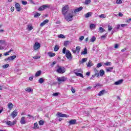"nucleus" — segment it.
I'll return each instance as SVG.
<instances>
[{
  "mask_svg": "<svg viewBox=\"0 0 131 131\" xmlns=\"http://www.w3.org/2000/svg\"><path fill=\"white\" fill-rule=\"evenodd\" d=\"M112 27H111V26H108V31H111V30H112Z\"/></svg>",
  "mask_w": 131,
  "mask_h": 131,
  "instance_id": "55",
  "label": "nucleus"
},
{
  "mask_svg": "<svg viewBox=\"0 0 131 131\" xmlns=\"http://www.w3.org/2000/svg\"><path fill=\"white\" fill-rule=\"evenodd\" d=\"M16 55H13V56H11L10 57H9L7 58H6L5 60L6 61H12V60H15V59H16Z\"/></svg>",
  "mask_w": 131,
  "mask_h": 131,
  "instance_id": "14",
  "label": "nucleus"
},
{
  "mask_svg": "<svg viewBox=\"0 0 131 131\" xmlns=\"http://www.w3.org/2000/svg\"><path fill=\"white\" fill-rule=\"evenodd\" d=\"M69 45V41H66L64 43V46L65 47H67Z\"/></svg>",
  "mask_w": 131,
  "mask_h": 131,
  "instance_id": "48",
  "label": "nucleus"
},
{
  "mask_svg": "<svg viewBox=\"0 0 131 131\" xmlns=\"http://www.w3.org/2000/svg\"><path fill=\"white\" fill-rule=\"evenodd\" d=\"M44 124H45V121L42 120H40L39 121V125H43Z\"/></svg>",
  "mask_w": 131,
  "mask_h": 131,
  "instance_id": "42",
  "label": "nucleus"
},
{
  "mask_svg": "<svg viewBox=\"0 0 131 131\" xmlns=\"http://www.w3.org/2000/svg\"><path fill=\"white\" fill-rule=\"evenodd\" d=\"M57 116H58V117H66V118L69 117V116L68 115L63 114L61 113H57Z\"/></svg>",
  "mask_w": 131,
  "mask_h": 131,
  "instance_id": "12",
  "label": "nucleus"
},
{
  "mask_svg": "<svg viewBox=\"0 0 131 131\" xmlns=\"http://www.w3.org/2000/svg\"><path fill=\"white\" fill-rule=\"evenodd\" d=\"M20 122L21 124H25V123H26V120H25V117H22L21 118Z\"/></svg>",
  "mask_w": 131,
  "mask_h": 131,
  "instance_id": "16",
  "label": "nucleus"
},
{
  "mask_svg": "<svg viewBox=\"0 0 131 131\" xmlns=\"http://www.w3.org/2000/svg\"><path fill=\"white\" fill-rule=\"evenodd\" d=\"M71 92L73 94H75V89H74V88H73V87L71 88Z\"/></svg>",
  "mask_w": 131,
  "mask_h": 131,
  "instance_id": "52",
  "label": "nucleus"
},
{
  "mask_svg": "<svg viewBox=\"0 0 131 131\" xmlns=\"http://www.w3.org/2000/svg\"><path fill=\"white\" fill-rule=\"evenodd\" d=\"M72 18H73L72 12H70L67 15L65 16V19L67 21H71Z\"/></svg>",
  "mask_w": 131,
  "mask_h": 131,
  "instance_id": "3",
  "label": "nucleus"
},
{
  "mask_svg": "<svg viewBox=\"0 0 131 131\" xmlns=\"http://www.w3.org/2000/svg\"><path fill=\"white\" fill-rule=\"evenodd\" d=\"M57 63V62L56 61H54L52 62V63L51 64V67H54V66L55 65V64H56Z\"/></svg>",
  "mask_w": 131,
  "mask_h": 131,
  "instance_id": "57",
  "label": "nucleus"
},
{
  "mask_svg": "<svg viewBox=\"0 0 131 131\" xmlns=\"http://www.w3.org/2000/svg\"><path fill=\"white\" fill-rule=\"evenodd\" d=\"M45 82V80L43 79V78H40L39 80H38V82L39 83H43Z\"/></svg>",
  "mask_w": 131,
  "mask_h": 131,
  "instance_id": "37",
  "label": "nucleus"
},
{
  "mask_svg": "<svg viewBox=\"0 0 131 131\" xmlns=\"http://www.w3.org/2000/svg\"><path fill=\"white\" fill-rule=\"evenodd\" d=\"M82 9H83V7H82V6L80 7L79 8H76L74 10V13H75V14H76V13H78V12H81V11L82 10Z\"/></svg>",
  "mask_w": 131,
  "mask_h": 131,
  "instance_id": "15",
  "label": "nucleus"
},
{
  "mask_svg": "<svg viewBox=\"0 0 131 131\" xmlns=\"http://www.w3.org/2000/svg\"><path fill=\"white\" fill-rule=\"evenodd\" d=\"M9 66V64H6L5 65L3 66V68H4V69H6V68H8Z\"/></svg>",
  "mask_w": 131,
  "mask_h": 131,
  "instance_id": "47",
  "label": "nucleus"
},
{
  "mask_svg": "<svg viewBox=\"0 0 131 131\" xmlns=\"http://www.w3.org/2000/svg\"><path fill=\"white\" fill-rule=\"evenodd\" d=\"M118 15L119 17H122L123 16V14L121 12H119Z\"/></svg>",
  "mask_w": 131,
  "mask_h": 131,
  "instance_id": "64",
  "label": "nucleus"
},
{
  "mask_svg": "<svg viewBox=\"0 0 131 131\" xmlns=\"http://www.w3.org/2000/svg\"><path fill=\"white\" fill-rule=\"evenodd\" d=\"M106 93L107 92L105 90H102L98 93V96H103V95L106 94Z\"/></svg>",
  "mask_w": 131,
  "mask_h": 131,
  "instance_id": "19",
  "label": "nucleus"
},
{
  "mask_svg": "<svg viewBox=\"0 0 131 131\" xmlns=\"http://www.w3.org/2000/svg\"><path fill=\"white\" fill-rule=\"evenodd\" d=\"M59 45H56L55 47H54V51L55 52H58V51L59 50Z\"/></svg>",
  "mask_w": 131,
  "mask_h": 131,
  "instance_id": "33",
  "label": "nucleus"
},
{
  "mask_svg": "<svg viewBox=\"0 0 131 131\" xmlns=\"http://www.w3.org/2000/svg\"><path fill=\"white\" fill-rule=\"evenodd\" d=\"M69 124H70V125H72L73 124H75L76 123V120L75 119H72L69 122Z\"/></svg>",
  "mask_w": 131,
  "mask_h": 131,
  "instance_id": "20",
  "label": "nucleus"
},
{
  "mask_svg": "<svg viewBox=\"0 0 131 131\" xmlns=\"http://www.w3.org/2000/svg\"><path fill=\"white\" fill-rule=\"evenodd\" d=\"M81 55H86L88 54V49H84V51L81 53Z\"/></svg>",
  "mask_w": 131,
  "mask_h": 131,
  "instance_id": "25",
  "label": "nucleus"
},
{
  "mask_svg": "<svg viewBox=\"0 0 131 131\" xmlns=\"http://www.w3.org/2000/svg\"><path fill=\"white\" fill-rule=\"evenodd\" d=\"M69 10V7L68 6L66 5V6L63 7L62 9V14L66 16L67 13H68V11Z\"/></svg>",
  "mask_w": 131,
  "mask_h": 131,
  "instance_id": "2",
  "label": "nucleus"
},
{
  "mask_svg": "<svg viewBox=\"0 0 131 131\" xmlns=\"http://www.w3.org/2000/svg\"><path fill=\"white\" fill-rule=\"evenodd\" d=\"M103 66V64H102V63L99 62L97 64V68H100V67H101V66Z\"/></svg>",
  "mask_w": 131,
  "mask_h": 131,
  "instance_id": "45",
  "label": "nucleus"
},
{
  "mask_svg": "<svg viewBox=\"0 0 131 131\" xmlns=\"http://www.w3.org/2000/svg\"><path fill=\"white\" fill-rule=\"evenodd\" d=\"M27 29L29 30V31H30V30H32V29H33V27L31 25H28L27 26Z\"/></svg>",
  "mask_w": 131,
  "mask_h": 131,
  "instance_id": "31",
  "label": "nucleus"
},
{
  "mask_svg": "<svg viewBox=\"0 0 131 131\" xmlns=\"http://www.w3.org/2000/svg\"><path fill=\"white\" fill-rule=\"evenodd\" d=\"M66 56L67 59L70 61H71V60H72V54H71V52H70L69 50H67Z\"/></svg>",
  "mask_w": 131,
  "mask_h": 131,
  "instance_id": "4",
  "label": "nucleus"
},
{
  "mask_svg": "<svg viewBox=\"0 0 131 131\" xmlns=\"http://www.w3.org/2000/svg\"><path fill=\"white\" fill-rule=\"evenodd\" d=\"M90 28L91 29H93L94 28H96V25L94 24H91L90 25Z\"/></svg>",
  "mask_w": 131,
  "mask_h": 131,
  "instance_id": "36",
  "label": "nucleus"
},
{
  "mask_svg": "<svg viewBox=\"0 0 131 131\" xmlns=\"http://www.w3.org/2000/svg\"><path fill=\"white\" fill-rule=\"evenodd\" d=\"M116 3L117 4H122V0H117L116 1Z\"/></svg>",
  "mask_w": 131,
  "mask_h": 131,
  "instance_id": "53",
  "label": "nucleus"
},
{
  "mask_svg": "<svg viewBox=\"0 0 131 131\" xmlns=\"http://www.w3.org/2000/svg\"><path fill=\"white\" fill-rule=\"evenodd\" d=\"M41 74V71H38L36 73L35 76L37 77L38 76H39Z\"/></svg>",
  "mask_w": 131,
  "mask_h": 131,
  "instance_id": "35",
  "label": "nucleus"
},
{
  "mask_svg": "<svg viewBox=\"0 0 131 131\" xmlns=\"http://www.w3.org/2000/svg\"><path fill=\"white\" fill-rule=\"evenodd\" d=\"M66 71V69L65 68L61 66H58L57 69L56 70V72L59 74H63V73H65Z\"/></svg>",
  "mask_w": 131,
  "mask_h": 131,
  "instance_id": "1",
  "label": "nucleus"
},
{
  "mask_svg": "<svg viewBox=\"0 0 131 131\" xmlns=\"http://www.w3.org/2000/svg\"><path fill=\"white\" fill-rule=\"evenodd\" d=\"M8 108L9 109V110H12V109H13V103L9 102L8 103Z\"/></svg>",
  "mask_w": 131,
  "mask_h": 131,
  "instance_id": "26",
  "label": "nucleus"
},
{
  "mask_svg": "<svg viewBox=\"0 0 131 131\" xmlns=\"http://www.w3.org/2000/svg\"><path fill=\"white\" fill-rule=\"evenodd\" d=\"M47 8H50V5H43L42 6L38 8V11H43V10H46Z\"/></svg>",
  "mask_w": 131,
  "mask_h": 131,
  "instance_id": "9",
  "label": "nucleus"
},
{
  "mask_svg": "<svg viewBox=\"0 0 131 131\" xmlns=\"http://www.w3.org/2000/svg\"><path fill=\"white\" fill-rule=\"evenodd\" d=\"M83 39H84V36H82L79 38L80 40H83Z\"/></svg>",
  "mask_w": 131,
  "mask_h": 131,
  "instance_id": "59",
  "label": "nucleus"
},
{
  "mask_svg": "<svg viewBox=\"0 0 131 131\" xmlns=\"http://www.w3.org/2000/svg\"><path fill=\"white\" fill-rule=\"evenodd\" d=\"M99 86H102V85L100 83H98L96 85L94 86L95 89H97Z\"/></svg>",
  "mask_w": 131,
  "mask_h": 131,
  "instance_id": "49",
  "label": "nucleus"
},
{
  "mask_svg": "<svg viewBox=\"0 0 131 131\" xmlns=\"http://www.w3.org/2000/svg\"><path fill=\"white\" fill-rule=\"evenodd\" d=\"M127 26V24H121V27H125Z\"/></svg>",
  "mask_w": 131,
  "mask_h": 131,
  "instance_id": "62",
  "label": "nucleus"
},
{
  "mask_svg": "<svg viewBox=\"0 0 131 131\" xmlns=\"http://www.w3.org/2000/svg\"><path fill=\"white\" fill-rule=\"evenodd\" d=\"M96 37L95 36H93L91 39L90 40V41L91 42H94V41H96Z\"/></svg>",
  "mask_w": 131,
  "mask_h": 131,
  "instance_id": "32",
  "label": "nucleus"
},
{
  "mask_svg": "<svg viewBox=\"0 0 131 131\" xmlns=\"http://www.w3.org/2000/svg\"><path fill=\"white\" fill-rule=\"evenodd\" d=\"M48 55L49 57H50L51 58L53 57H55L56 56V54L52 53V52H49L48 53Z\"/></svg>",
  "mask_w": 131,
  "mask_h": 131,
  "instance_id": "21",
  "label": "nucleus"
},
{
  "mask_svg": "<svg viewBox=\"0 0 131 131\" xmlns=\"http://www.w3.org/2000/svg\"><path fill=\"white\" fill-rule=\"evenodd\" d=\"M58 95H59V93H55L53 94V96H54V97H57Z\"/></svg>",
  "mask_w": 131,
  "mask_h": 131,
  "instance_id": "56",
  "label": "nucleus"
},
{
  "mask_svg": "<svg viewBox=\"0 0 131 131\" xmlns=\"http://www.w3.org/2000/svg\"><path fill=\"white\" fill-rule=\"evenodd\" d=\"M11 52H13V49H11L10 51L6 52L5 53H4V56H8L9 55L10 53H11Z\"/></svg>",
  "mask_w": 131,
  "mask_h": 131,
  "instance_id": "34",
  "label": "nucleus"
},
{
  "mask_svg": "<svg viewBox=\"0 0 131 131\" xmlns=\"http://www.w3.org/2000/svg\"><path fill=\"white\" fill-rule=\"evenodd\" d=\"M105 66H110L111 65V62H107L104 63Z\"/></svg>",
  "mask_w": 131,
  "mask_h": 131,
  "instance_id": "44",
  "label": "nucleus"
},
{
  "mask_svg": "<svg viewBox=\"0 0 131 131\" xmlns=\"http://www.w3.org/2000/svg\"><path fill=\"white\" fill-rule=\"evenodd\" d=\"M106 72H112L113 70V67H109L106 69Z\"/></svg>",
  "mask_w": 131,
  "mask_h": 131,
  "instance_id": "29",
  "label": "nucleus"
},
{
  "mask_svg": "<svg viewBox=\"0 0 131 131\" xmlns=\"http://www.w3.org/2000/svg\"><path fill=\"white\" fill-rule=\"evenodd\" d=\"M39 16H40V13L36 12L34 14V18H37V17H39Z\"/></svg>",
  "mask_w": 131,
  "mask_h": 131,
  "instance_id": "38",
  "label": "nucleus"
},
{
  "mask_svg": "<svg viewBox=\"0 0 131 131\" xmlns=\"http://www.w3.org/2000/svg\"><path fill=\"white\" fill-rule=\"evenodd\" d=\"M33 48L34 51H36L38 50V49H40V43L37 41L35 42Z\"/></svg>",
  "mask_w": 131,
  "mask_h": 131,
  "instance_id": "6",
  "label": "nucleus"
},
{
  "mask_svg": "<svg viewBox=\"0 0 131 131\" xmlns=\"http://www.w3.org/2000/svg\"><path fill=\"white\" fill-rule=\"evenodd\" d=\"M66 52H67V50H66V48H63L62 49V53L63 54H66Z\"/></svg>",
  "mask_w": 131,
  "mask_h": 131,
  "instance_id": "51",
  "label": "nucleus"
},
{
  "mask_svg": "<svg viewBox=\"0 0 131 131\" xmlns=\"http://www.w3.org/2000/svg\"><path fill=\"white\" fill-rule=\"evenodd\" d=\"M92 16V12H88L86 14H85V18H89V17H91Z\"/></svg>",
  "mask_w": 131,
  "mask_h": 131,
  "instance_id": "30",
  "label": "nucleus"
},
{
  "mask_svg": "<svg viewBox=\"0 0 131 131\" xmlns=\"http://www.w3.org/2000/svg\"><path fill=\"white\" fill-rule=\"evenodd\" d=\"M58 37H59V38H65V36L63 34H60L58 35Z\"/></svg>",
  "mask_w": 131,
  "mask_h": 131,
  "instance_id": "43",
  "label": "nucleus"
},
{
  "mask_svg": "<svg viewBox=\"0 0 131 131\" xmlns=\"http://www.w3.org/2000/svg\"><path fill=\"white\" fill-rule=\"evenodd\" d=\"M46 25V24L43 21L42 23H41L40 25V26L41 27H42L43 26H45Z\"/></svg>",
  "mask_w": 131,
  "mask_h": 131,
  "instance_id": "58",
  "label": "nucleus"
},
{
  "mask_svg": "<svg viewBox=\"0 0 131 131\" xmlns=\"http://www.w3.org/2000/svg\"><path fill=\"white\" fill-rule=\"evenodd\" d=\"M92 66H94V63H93V62L91 60H89L87 67H92Z\"/></svg>",
  "mask_w": 131,
  "mask_h": 131,
  "instance_id": "24",
  "label": "nucleus"
},
{
  "mask_svg": "<svg viewBox=\"0 0 131 131\" xmlns=\"http://www.w3.org/2000/svg\"><path fill=\"white\" fill-rule=\"evenodd\" d=\"M34 129H35L36 128H39V126H38V124L37 123H34V127H33Z\"/></svg>",
  "mask_w": 131,
  "mask_h": 131,
  "instance_id": "27",
  "label": "nucleus"
},
{
  "mask_svg": "<svg viewBox=\"0 0 131 131\" xmlns=\"http://www.w3.org/2000/svg\"><path fill=\"white\" fill-rule=\"evenodd\" d=\"M75 74H76V75H77V76H79L80 77H82V78H83V75H82V74L77 72H75Z\"/></svg>",
  "mask_w": 131,
  "mask_h": 131,
  "instance_id": "23",
  "label": "nucleus"
},
{
  "mask_svg": "<svg viewBox=\"0 0 131 131\" xmlns=\"http://www.w3.org/2000/svg\"><path fill=\"white\" fill-rule=\"evenodd\" d=\"M16 123H17V121L16 120H14L13 122L11 121H7L6 122V124H7V125H10V126H12V125H15Z\"/></svg>",
  "mask_w": 131,
  "mask_h": 131,
  "instance_id": "10",
  "label": "nucleus"
},
{
  "mask_svg": "<svg viewBox=\"0 0 131 131\" xmlns=\"http://www.w3.org/2000/svg\"><path fill=\"white\" fill-rule=\"evenodd\" d=\"M106 15L104 14H102L100 15H99V18H106Z\"/></svg>",
  "mask_w": 131,
  "mask_h": 131,
  "instance_id": "46",
  "label": "nucleus"
},
{
  "mask_svg": "<svg viewBox=\"0 0 131 131\" xmlns=\"http://www.w3.org/2000/svg\"><path fill=\"white\" fill-rule=\"evenodd\" d=\"M45 24H47V23H49V19H46L43 21Z\"/></svg>",
  "mask_w": 131,
  "mask_h": 131,
  "instance_id": "61",
  "label": "nucleus"
},
{
  "mask_svg": "<svg viewBox=\"0 0 131 131\" xmlns=\"http://www.w3.org/2000/svg\"><path fill=\"white\" fill-rule=\"evenodd\" d=\"M57 80L59 82L66 81V80H67V78H66L64 76L60 77L57 78Z\"/></svg>",
  "mask_w": 131,
  "mask_h": 131,
  "instance_id": "11",
  "label": "nucleus"
},
{
  "mask_svg": "<svg viewBox=\"0 0 131 131\" xmlns=\"http://www.w3.org/2000/svg\"><path fill=\"white\" fill-rule=\"evenodd\" d=\"M120 28V25H118L117 28H115V31L116 30V29H119Z\"/></svg>",
  "mask_w": 131,
  "mask_h": 131,
  "instance_id": "60",
  "label": "nucleus"
},
{
  "mask_svg": "<svg viewBox=\"0 0 131 131\" xmlns=\"http://www.w3.org/2000/svg\"><path fill=\"white\" fill-rule=\"evenodd\" d=\"M72 51L74 54H75L76 53H77V54L79 53V52L80 51V46H77L75 49H72Z\"/></svg>",
  "mask_w": 131,
  "mask_h": 131,
  "instance_id": "8",
  "label": "nucleus"
},
{
  "mask_svg": "<svg viewBox=\"0 0 131 131\" xmlns=\"http://www.w3.org/2000/svg\"><path fill=\"white\" fill-rule=\"evenodd\" d=\"M25 91L26 92H28V93H31V92H33V90L31 89V88L29 87L26 88Z\"/></svg>",
  "mask_w": 131,
  "mask_h": 131,
  "instance_id": "28",
  "label": "nucleus"
},
{
  "mask_svg": "<svg viewBox=\"0 0 131 131\" xmlns=\"http://www.w3.org/2000/svg\"><path fill=\"white\" fill-rule=\"evenodd\" d=\"M99 76L103 77V76H104V75H105V71H104L103 70H100L99 71Z\"/></svg>",
  "mask_w": 131,
  "mask_h": 131,
  "instance_id": "18",
  "label": "nucleus"
},
{
  "mask_svg": "<svg viewBox=\"0 0 131 131\" xmlns=\"http://www.w3.org/2000/svg\"><path fill=\"white\" fill-rule=\"evenodd\" d=\"M21 3L24 6H26V4H27V2L26 1H21Z\"/></svg>",
  "mask_w": 131,
  "mask_h": 131,
  "instance_id": "54",
  "label": "nucleus"
},
{
  "mask_svg": "<svg viewBox=\"0 0 131 131\" xmlns=\"http://www.w3.org/2000/svg\"><path fill=\"white\" fill-rule=\"evenodd\" d=\"M88 61L87 58H84L82 59V60L81 61V63L82 64V63H84V62H86Z\"/></svg>",
  "mask_w": 131,
  "mask_h": 131,
  "instance_id": "41",
  "label": "nucleus"
},
{
  "mask_svg": "<svg viewBox=\"0 0 131 131\" xmlns=\"http://www.w3.org/2000/svg\"><path fill=\"white\" fill-rule=\"evenodd\" d=\"M91 0H85L84 4L85 5H90L91 4Z\"/></svg>",
  "mask_w": 131,
  "mask_h": 131,
  "instance_id": "40",
  "label": "nucleus"
},
{
  "mask_svg": "<svg viewBox=\"0 0 131 131\" xmlns=\"http://www.w3.org/2000/svg\"><path fill=\"white\" fill-rule=\"evenodd\" d=\"M11 116L12 118H15L17 115H18V112H17V110H15L11 114Z\"/></svg>",
  "mask_w": 131,
  "mask_h": 131,
  "instance_id": "13",
  "label": "nucleus"
},
{
  "mask_svg": "<svg viewBox=\"0 0 131 131\" xmlns=\"http://www.w3.org/2000/svg\"><path fill=\"white\" fill-rule=\"evenodd\" d=\"M99 31H100V32H101V33H102L104 32V29L102 27H100Z\"/></svg>",
  "mask_w": 131,
  "mask_h": 131,
  "instance_id": "50",
  "label": "nucleus"
},
{
  "mask_svg": "<svg viewBox=\"0 0 131 131\" xmlns=\"http://www.w3.org/2000/svg\"><path fill=\"white\" fill-rule=\"evenodd\" d=\"M86 75H87V76H90V75H91V72H87L86 73Z\"/></svg>",
  "mask_w": 131,
  "mask_h": 131,
  "instance_id": "63",
  "label": "nucleus"
},
{
  "mask_svg": "<svg viewBox=\"0 0 131 131\" xmlns=\"http://www.w3.org/2000/svg\"><path fill=\"white\" fill-rule=\"evenodd\" d=\"M95 74L94 75H92V77L90 78V79H93L94 78H95V77H100V74H99V71H98L97 70H95Z\"/></svg>",
  "mask_w": 131,
  "mask_h": 131,
  "instance_id": "7",
  "label": "nucleus"
},
{
  "mask_svg": "<svg viewBox=\"0 0 131 131\" xmlns=\"http://www.w3.org/2000/svg\"><path fill=\"white\" fill-rule=\"evenodd\" d=\"M33 58L34 59V60H37L38 59H40V56L35 55Z\"/></svg>",
  "mask_w": 131,
  "mask_h": 131,
  "instance_id": "39",
  "label": "nucleus"
},
{
  "mask_svg": "<svg viewBox=\"0 0 131 131\" xmlns=\"http://www.w3.org/2000/svg\"><path fill=\"white\" fill-rule=\"evenodd\" d=\"M15 8L16 9V11L17 12H20L21 8H20V4H19V3H16L15 4Z\"/></svg>",
  "mask_w": 131,
  "mask_h": 131,
  "instance_id": "17",
  "label": "nucleus"
},
{
  "mask_svg": "<svg viewBox=\"0 0 131 131\" xmlns=\"http://www.w3.org/2000/svg\"><path fill=\"white\" fill-rule=\"evenodd\" d=\"M5 46H7L6 41L0 40V50H4Z\"/></svg>",
  "mask_w": 131,
  "mask_h": 131,
  "instance_id": "5",
  "label": "nucleus"
},
{
  "mask_svg": "<svg viewBox=\"0 0 131 131\" xmlns=\"http://www.w3.org/2000/svg\"><path fill=\"white\" fill-rule=\"evenodd\" d=\"M122 82H123V79H121V80H119L115 82L114 84H115V85H118L119 84H121Z\"/></svg>",
  "mask_w": 131,
  "mask_h": 131,
  "instance_id": "22",
  "label": "nucleus"
}]
</instances>
